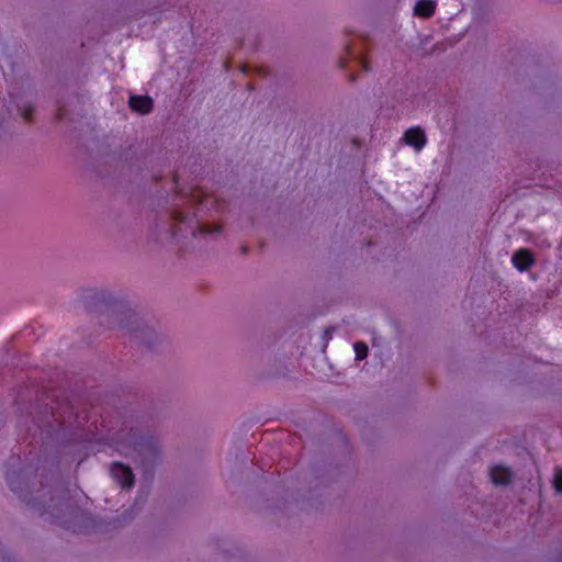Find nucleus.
Returning a JSON list of instances; mask_svg holds the SVG:
<instances>
[{
  "mask_svg": "<svg viewBox=\"0 0 562 562\" xmlns=\"http://www.w3.org/2000/svg\"><path fill=\"white\" fill-rule=\"evenodd\" d=\"M49 409V413L46 412L44 416L38 418L36 422V426L41 436L45 435L46 437H52L56 430V427L63 428L69 423V417L65 416L66 412H68L69 415L72 414V407L69 406L68 403H56V406H50Z\"/></svg>",
  "mask_w": 562,
  "mask_h": 562,
  "instance_id": "f257e3e1",
  "label": "nucleus"
},
{
  "mask_svg": "<svg viewBox=\"0 0 562 562\" xmlns=\"http://www.w3.org/2000/svg\"><path fill=\"white\" fill-rule=\"evenodd\" d=\"M64 508L71 516L77 517L79 514L77 509L72 508L68 504V502L65 503L60 499L56 504L49 505L47 508H44L43 510H41L40 514H41V516H44L46 514L49 515L52 522H56V524L60 525L61 527H64L65 529H69L74 532H82L83 530H82L81 526L74 525L68 519H64V517L60 515V513L64 512Z\"/></svg>",
  "mask_w": 562,
  "mask_h": 562,
  "instance_id": "f03ea898",
  "label": "nucleus"
},
{
  "mask_svg": "<svg viewBox=\"0 0 562 562\" xmlns=\"http://www.w3.org/2000/svg\"><path fill=\"white\" fill-rule=\"evenodd\" d=\"M110 472L122 488H131L134 485V474L130 467L121 462H114L111 465Z\"/></svg>",
  "mask_w": 562,
  "mask_h": 562,
  "instance_id": "7ed1b4c3",
  "label": "nucleus"
},
{
  "mask_svg": "<svg viewBox=\"0 0 562 562\" xmlns=\"http://www.w3.org/2000/svg\"><path fill=\"white\" fill-rule=\"evenodd\" d=\"M403 140L406 145L412 146L415 151H420L426 143L427 137L424 130L419 126L409 127L403 135Z\"/></svg>",
  "mask_w": 562,
  "mask_h": 562,
  "instance_id": "20e7f679",
  "label": "nucleus"
},
{
  "mask_svg": "<svg viewBox=\"0 0 562 562\" xmlns=\"http://www.w3.org/2000/svg\"><path fill=\"white\" fill-rule=\"evenodd\" d=\"M513 266L520 272L527 271L535 263V256L527 248L517 249L512 257Z\"/></svg>",
  "mask_w": 562,
  "mask_h": 562,
  "instance_id": "39448f33",
  "label": "nucleus"
},
{
  "mask_svg": "<svg viewBox=\"0 0 562 562\" xmlns=\"http://www.w3.org/2000/svg\"><path fill=\"white\" fill-rule=\"evenodd\" d=\"M128 105L132 111L139 114H148L151 112L154 102L148 95H131L128 99Z\"/></svg>",
  "mask_w": 562,
  "mask_h": 562,
  "instance_id": "423d86ee",
  "label": "nucleus"
},
{
  "mask_svg": "<svg viewBox=\"0 0 562 562\" xmlns=\"http://www.w3.org/2000/svg\"><path fill=\"white\" fill-rule=\"evenodd\" d=\"M490 476L495 485H506L510 482L513 473L507 467L494 465L491 468Z\"/></svg>",
  "mask_w": 562,
  "mask_h": 562,
  "instance_id": "0eeeda50",
  "label": "nucleus"
},
{
  "mask_svg": "<svg viewBox=\"0 0 562 562\" xmlns=\"http://www.w3.org/2000/svg\"><path fill=\"white\" fill-rule=\"evenodd\" d=\"M135 450L146 458L156 459L157 457V445L153 438H140L135 442Z\"/></svg>",
  "mask_w": 562,
  "mask_h": 562,
  "instance_id": "6e6552de",
  "label": "nucleus"
},
{
  "mask_svg": "<svg viewBox=\"0 0 562 562\" xmlns=\"http://www.w3.org/2000/svg\"><path fill=\"white\" fill-rule=\"evenodd\" d=\"M436 10V2L432 0H418L414 7V14L420 18H430Z\"/></svg>",
  "mask_w": 562,
  "mask_h": 562,
  "instance_id": "1a4fd4ad",
  "label": "nucleus"
},
{
  "mask_svg": "<svg viewBox=\"0 0 562 562\" xmlns=\"http://www.w3.org/2000/svg\"><path fill=\"white\" fill-rule=\"evenodd\" d=\"M220 231H221L220 226H214L213 228H211L206 224L196 223V227L192 228L191 233H192L193 236H195L196 232L199 234H212V233H216V232H220Z\"/></svg>",
  "mask_w": 562,
  "mask_h": 562,
  "instance_id": "9d476101",
  "label": "nucleus"
},
{
  "mask_svg": "<svg viewBox=\"0 0 562 562\" xmlns=\"http://www.w3.org/2000/svg\"><path fill=\"white\" fill-rule=\"evenodd\" d=\"M353 350L357 360H363L368 356V346L363 341L355 342Z\"/></svg>",
  "mask_w": 562,
  "mask_h": 562,
  "instance_id": "9b49d317",
  "label": "nucleus"
},
{
  "mask_svg": "<svg viewBox=\"0 0 562 562\" xmlns=\"http://www.w3.org/2000/svg\"><path fill=\"white\" fill-rule=\"evenodd\" d=\"M553 486L558 493H562V469L555 470Z\"/></svg>",
  "mask_w": 562,
  "mask_h": 562,
  "instance_id": "f8f14e48",
  "label": "nucleus"
},
{
  "mask_svg": "<svg viewBox=\"0 0 562 562\" xmlns=\"http://www.w3.org/2000/svg\"><path fill=\"white\" fill-rule=\"evenodd\" d=\"M33 112H34L33 106L29 105V106H26V108H24V109L22 110L21 115H22V117L24 119V121L29 123V122H31V121H32Z\"/></svg>",
  "mask_w": 562,
  "mask_h": 562,
  "instance_id": "ddd939ff",
  "label": "nucleus"
},
{
  "mask_svg": "<svg viewBox=\"0 0 562 562\" xmlns=\"http://www.w3.org/2000/svg\"><path fill=\"white\" fill-rule=\"evenodd\" d=\"M173 218H175L177 225H182V224L187 223V221L189 220V215L183 214L181 212H176L173 214Z\"/></svg>",
  "mask_w": 562,
  "mask_h": 562,
  "instance_id": "4468645a",
  "label": "nucleus"
},
{
  "mask_svg": "<svg viewBox=\"0 0 562 562\" xmlns=\"http://www.w3.org/2000/svg\"><path fill=\"white\" fill-rule=\"evenodd\" d=\"M358 63L361 66L363 71L370 70L369 61L366 57H358Z\"/></svg>",
  "mask_w": 562,
  "mask_h": 562,
  "instance_id": "2eb2a0df",
  "label": "nucleus"
},
{
  "mask_svg": "<svg viewBox=\"0 0 562 562\" xmlns=\"http://www.w3.org/2000/svg\"><path fill=\"white\" fill-rule=\"evenodd\" d=\"M56 117L57 120L59 121H63V120H66L67 119V113H66V110L64 106H59L57 109V113H56Z\"/></svg>",
  "mask_w": 562,
  "mask_h": 562,
  "instance_id": "dca6fc26",
  "label": "nucleus"
},
{
  "mask_svg": "<svg viewBox=\"0 0 562 562\" xmlns=\"http://www.w3.org/2000/svg\"><path fill=\"white\" fill-rule=\"evenodd\" d=\"M5 479H7V482H8L9 486H10V488H11L13 492H15V493H16V492H18V487L14 485V482H13V480L11 479V475H10V473H9V472L7 473Z\"/></svg>",
  "mask_w": 562,
  "mask_h": 562,
  "instance_id": "f3484780",
  "label": "nucleus"
},
{
  "mask_svg": "<svg viewBox=\"0 0 562 562\" xmlns=\"http://www.w3.org/2000/svg\"><path fill=\"white\" fill-rule=\"evenodd\" d=\"M346 50H347L348 57H353L355 56V53H353V50H352L350 45L346 46Z\"/></svg>",
  "mask_w": 562,
  "mask_h": 562,
  "instance_id": "a211bd4d",
  "label": "nucleus"
},
{
  "mask_svg": "<svg viewBox=\"0 0 562 562\" xmlns=\"http://www.w3.org/2000/svg\"><path fill=\"white\" fill-rule=\"evenodd\" d=\"M346 65H347V59L341 58V59H340V61H339V66H340L341 68H344V67H346Z\"/></svg>",
  "mask_w": 562,
  "mask_h": 562,
  "instance_id": "6ab92c4d",
  "label": "nucleus"
},
{
  "mask_svg": "<svg viewBox=\"0 0 562 562\" xmlns=\"http://www.w3.org/2000/svg\"><path fill=\"white\" fill-rule=\"evenodd\" d=\"M179 231H181V227L176 226V227H173L172 234L176 235Z\"/></svg>",
  "mask_w": 562,
  "mask_h": 562,
  "instance_id": "aec40b11",
  "label": "nucleus"
},
{
  "mask_svg": "<svg viewBox=\"0 0 562 562\" xmlns=\"http://www.w3.org/2000/svg\"><path fill=\"white\" fill-rule=\"evenodd\" d=\"M198 202L200 205H202L204 202L200 199V196L198 195Z\"/></svg>",
  "mask_w": 562,
  "mask_h": 562,
  "instance_id": "412c9836",
  "label": "nucleus"
},
{
  "mask_svg": "<svg viewBox=\"0 0 562 562\" xmlns=\"http://www.w3.org/2000/svg\"><path fill=\"white\" fill-rule=\"evenodd\" d=\"M241 250H243L244 254H246L247 252V247H243Z\"/></svg>",
  "mask_w": 562,
  "mask_h": 562,
  "instance_id": "4be33fe9",
  "label": "nucleus"
}]
</instances>
